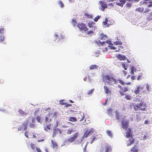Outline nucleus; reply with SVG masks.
<instances>
[{"label":"nucleus","instance_id":"1","mask_svg":"<svg viewBox=\"0 0 152 152\" xmlns=\"http://www.w3.org/2000/svg\"><path fill=\"white\" fill-rule=\"evenodd\" d=\"M150 85L147 84L139 86H137V88L134 91V92L136 94H146L150 91Z\"/></svg>","mask_w":152,"mask_h":152},{"label":"nucleus","instance_id":"2","mask_svg":"<svg viewBox=\"0 0 152 152\" xmlns=\"http://www.w3.org/2000/svg\"><path fill=\"white\" fill-rule=\"evenodd\" d=\"M115 113L116 119L118 120V121H121L122 128L123 129H125V131H126L128 126V122L125 120V116H122L120 117L119 116V112H118L117 110L115 111Z\"/></svg>","mask_w":152,"mask_h":152},{"label":"nucleus","instance_id":"3","mask_svg":"<svg viewBox=\"0 0 152 152\" xmlns=\"http://www.w3.org/2000/svg\"><path fill=\"white\" fill-rule=\"evenodd\" d=\"M144 100V99H142L139 103L135 104V105H134V110H146L147 106Z\"/></svg>","mask_w":152,"mask_h":152},{"label":"nucleus","instance_id":"4","mask_svg":"<svg viewBox=\"0 0 152 152\" xmlns=\"http://www.w3.org/2000/svg\"><path fill=\"white\" fill-rule=\"evenodd\" d=\"M126 137L127 145L129 146L133 144L134 140L132 137V133L131 129L129 128L126 132Z\"/></svg>","mask_w":152,"mask_h":152},{"label":"nucleus","instance_id":"5","mask_svg":"<svg viewBox=\"0 0 152 152\" xmlns=\"http://www.w3.org/2000/svg\"><path fill=\"white\" fill-rule=\"evenodd\" d=\"M104 79L105 80V83L108 85H113L116 83V80L109 75H105Z\"/></svg>","mask_w":152,"mask_h":152},{"label":"nucleus","instance_id":"6","mask_svg":"<svg viewBox=\"0 0 152 152\" xmlns=\"http://www.w3.org/2000/svg\"><path fill=\"white\" fill-rule=\"evenodd\" d=\"M56 114V112H54L53 113L50 112L45 117V122H46V124L48 123H49L51 121L52 119L54 117Z\"/></svg>","mask_w":152,"mask_h":152},{"label":"nucleus","instance_id":"7","mask_svg":"<svg viewBox=\"0 0 152 152\" xmlns=\"http://www.w3.org/2000/svg\"><path fill=\"white\" fill-rule=\"evenodd\" d=\"M77 26L79 28L80 30L81 31H86L88 30V28L86 27L85 24L83 23H79Z\"/></svg>","mask_w":152,"mask_h":152},{"label":"nucleus","instance_id":"8","mask_svg":"<svg viewBox=\"0 0 152 152\" xmlns=\"http://www.w3.org/2000/svg\"><path fill=\"white\" fill-rule=\"evenodd\" d=\"M150 135L151 134L149 133L144 132L141 134L140 138L142 140H145L149 137Z\"/></svg>","mask_w":152,"mask_h":152},{"label":"nucleus","instance_id":"9","mask_svg":"<svg viewBox=\"0 0 152 152\" xmlns=\"http://www.w3.org/2000/svg\"><path fill=\"white\" fill-rule=\"evenodd\" d=\"M78 135V133H76L74 134L72 136L70 137L67 140V142L68 143H70L73 142L75 139L77 137Z\"/></svg>","mask_w":152,"mask_h":152},{"label":"nucleus","instance_id":"10","mask_svg":"<svg viewBox=\"0 0 152 152\" xmlns=\"http://www.w3.org/2000/svg\"><path fill=\"white\" fill-rule=\"evenodd\" d=\"M28 123V121H25L23 123V124H21V126L18 129V131H23L25 130L27 127V126Z\"/></svg>","mask_w":152,"mask_h":152},{"label":"nucleus","instance_id":"11","mask_svg":"<svg viewBox=\"0 0 152 152\" xmlns=\"http://www.w3.org/2000/svg\"><path fill=\"white\" fill-rule=\"evenodd\" d=\"M30 146L31 149L33 150L32 152H41L40 149L36 147L34 144L31 143Z\"/></svg>","mask_w":152,"mask_h":152},{"label":"nucleus","instance_id":"12","mask_svg":"<svg viewBox=\"0 0 152 152\" xmlns=\"http://www.w3.org/2000/svg\"><path fill=\"white\" fill-rule=\"evenodd\" d=\"M28 122H29V121H31V123H30L29 126L30 128H36V126L33 123H34V119L33 117H29L28 119Z\"/></svg>","mask_w":152,"mask_h":152},{"label":"nucleus","instance_id":"13","mask_svg":"<svg viewBox=\"0 0 152 152\" xmlns=\"http://www.w3.org/2000/svg\"><path fill=\"white\" fill-rule=\"evenodd\" d=\"M94 131L93 128L90 129L88 131L85 132L83 135V137L86 138L89 135L91 134Z\"/></svg>","mask_w":152,"mask_h":152},{"label":"nucleus","instance_id":"14","mask_svg":"<svg viewBox=\"0 0 152 152\" xmlns=\"http://www.w3.org/2000/svg\"><path fill=\"white\" fill-rule=\"evenodd\" d=\"M143 4H146L148 7H152V1L151 0H143Z\"/></svg>","mask_w":152,"mask_h":152},{"label":"nucleus","instance_id":"15","mask_svg":"<svg viewBox=\"0 0 152 152\" xmlns=\"http://www.w3.org/2000/svg\"><path fill=\"white\" fill-rule=\"evenodd\" d=\"M58 132L61 134V130L58 128H54L52 134V137H55L57 134H58Z\"/></svg>","mask_w":152,"mask_h":152},{"label":"nucleus","instance_id":"16","mask_svg":"<svg viewBox=\"0 0 152 152\" xmlns=\"http://www.w3.org/2000/svg\"><path fill=\"white\" fill-rule=\"evenodd\" d=\"M115 3L117 5L122 7L126 3V1L125 0H120L116 2Z\"/></svg>","mask_w":152,"mask_h":152},{"label":"nucleus","instance_id":"17","mask_svg":"<svg viewBox=\"0 0 152 152\" xmlns=\"http://www.w3.org/2000/svg\"><path fill=\"white\" fill-rule=\"evenodd\" d=\"M99 4L101 5L100 9L103 11L104 10V9L105 8H107V5L104 3L102 1H99Z\"/></svg>","mask_w":152,"mask_h":152},{"label":"nucleus","instance_id":"18","mask_svg":"<svg viewBox=\"0 0 152 152\" xmlns=\"http://www.w3.org/2000/svg\"><path fill=\"white\" fill-rule=\"evenodd\" d=\"M54 37L56 39H59L62 40L64 39V37L63 35L60 34V36H59L57 33H55L54 34Z\"/></svg>","mask_w":152,"mask_h":152},{"label":"nucleus","instance_id":"19","mask_svg":"<svg viewBox=\"0 0 152 152\" xmlns=\"http://www.w3.org/2000/svg\"><path fill=\"white\" fill-rule=\"evenodd\" d=\"M4 28H0V34H1L3 33V32L2 31L4 30ZM4 37L2 35H0V42H2L4 41Z\"/></svg>","mask_w":152,"mask_h":152},{"label":"nucleus","instance_id":"20","mask_svg":"<svg viewBox=\"0 0 152 152\" xmlns=\"http://www.w3.org/2000/svg\"><path fill=\"white\" fill-rule=\"evenodd\" d=\"M78 119L80 121H82L85 118L83 113L78 114Z\"/></svg>","mask_w":152,"mask_h":152},{"label":"nucleus","instance_id":"21","mask_svg":"<svg viewBox=\"0 0 152 152\" xmlns=\"http://www.w3.org/2000/svg\"><path fill=\"white\" fill-rule=\"evenodd\" d=\"M116 57L118 58L120 60H125L126 58L125 56L123 55H121L120 54L118 55Z\"/></svg>","mask_w":152,"mask_h":152},{"label":"nucleus","instance_id":"22","mask_svg":"<svg viewBox=\"0 0 152 152\" xmlns=\"http://www.w3.org/2000/svg\"><path fill=\"white\" fill-rule=\"evenodd\" d=\"M104 91L106 94H108L111 93L110 91L109 90L107 86H104Z\"/></svg>","mask_w":152,"mask_h":152},{"label":"nucleus","instance_id":"23","mask_svg":"<svg viewBox=\"0 0 152 152\" xmlns=\"http://www.w3.org/2000/svg\"><path fill=\"white\" fill-rule=\"evenodd\" d=\"M112 150V148L110 145H109L107 146L105 148V152H109L111 151Z\"/></svg>","mask_w":152,"mask_h":152},{"label":"nucleus","instance_id":"24","mask_svg":"<svg viewBox=\"0 0 152 152\" xmlns=\"http://www.w3.org/2000/svg\"><path fill=\"white\" fill-rule=\"evenodd\" d=\"M99 38L101 39H105L107 38V36L102 33L100 35Z\"/></svg>","mask_w":152,"mask_h":152},{"label":"nucleus","instance_id":"25","mask_svg":"<svg viewBox=\"0 0 152 152\" xmlns=\"http://www.w3.org/2000/svg\"><path fill=\"white\" fill-rule=\"evenodd\" d=\"M118 86L119 88H120L122 89V91H123L124 92H126V91H127L128 90V87H126L125 88H122L123 87L122 86H121L119 85H118Z\"/></svg>","mask_w":152,"mask_h":152},{"label":"nucleus","instance_id":"26","mask_svg":"<svg viewBox=\"0 0 152 152\" xmlns=\"http://www.w3.org/2000/svg\"><path fill=\"white\" fill-rule=\"evenodd\" d=\"M99 68V66L96 65H92L90 67V69H98V68Z\"/></svg>","mask_w":152,"mask_h":152},{"label":"nucleus","instance_id":"27","mask_svg":"<svg viewBox=\"0 0 152 152\" xmlns=\"http://www.w3.org/2000/svg\"><path fill=\"white\" fill-rule=\"evenodd\" d=\"M74 131L73 128H71L67 130L66 133L68 134H71L72 132H73Z\"/></svg>","mask_w":152,"mask_h":152},{"label":"nucleus","instance_id":"28","mask_svg":"<svg viewBox=\"0 0 152 152\" xmlns=\"http://www.w3.org/2000/svg\"><path fill=\"white\" fill-rule=\"evenodd\" d=\"M113 43L116 45H121L122 44V42L121 41L120 39H118V41L114 42Z\"/></svg>","mask_w":152,"mask_h":152},{"label":"nucleus","instance_id":"29","mask_svg":"<svg viewBox=\"0 0 152 152\" xmlns=\"http://www.w3.org/2000/svg\"><path fill=\"white\" fill-rule=\"evenodd\" d=\"M51 125L50 124H46V127H44V129L45 130L47 131V129H48L49 130L51 129Z\"/></svg>","mask_w":152,"mask_h":152},{"label":"nucleus","instance_id":"30","mask_svg":"<svg viewBox=\"0 0 152 152\" xmlns=\"http://www.w3.org/2000/svg\"><path fill=\"white\" fill-rule=\"evenodd\" d=\"M68 120L71 121H77V119L73 117H69L68 118Z\"/></svg>","mask_w":152,"mask_h":152},{"label":"nucleus","instance_id":"31","mask_svg":"<svg viewBox=\"0 0 152 152\" xmlns=\"http://www.w3.org/2000/svg\"><path fill=\"white\" fill-rule=\"evenodd\" d=\"M18 112L20 115H21L22 116H24L26 114V113L21 110H18Z\"/></svg>","mask_w":152,"mask_h":152},{"label":"nucleus","instance_id":"32","mask_svg":"<svg viewBox=\"0 0 152 152\" xmlns=\"http://www.w3.org/2000/svg\"><path fill=\"white\" fill-rule=\"evenodd\" d=\"M121 64L123 67L124 69L126 70L127 69V66L126 65V63L122 62Z\"/></svg>","mask_w":152,"mask_h":152},{"label":"nucleus","instance_id":"33","mask_svg":"<svg viewBox=\"0 0 152 152\" xmlns=\"http://www.w3.org/2000/svg\"><path fill=\"white\" fill-rule=\"evenodd\" d=\"M116 83L115 84H117L118 83H120L122 85H124L125 84V83L124 82L122 81V80H116Z\"/></svg>","mask_w":152,"mask_h":152},{"label":"nucleus","instance_id":"34","mask_svg":"<svg viewBox=\"0 0 152 152\" xmlns=\"http://www.w3.org/2000/svg\"><path fill=\"white\" fill-rule=\"evenodd\" d=\"M85 15L87 18H92V15L91 14H88L87 13H86L85 14Z\"/></svg>","mask_w":152,"mask_h":152},{"label":"nucleus","instance_id":"35","mask_svg":"<svg viewBox=\"0 0 152 152\" xmlns=\"http://www.w3.org/2000/svg\"><path fill=\"white\" fill-rule=\"evenodd\" d=\"M94 24L95 23L93 21L89 22L88 24V26L89 27H92Z\"/></svg>","mask_w":152,"mask_h":152},{"label":"nucleus","instance_id":"36","mask_svg":"<svg viewBox=\"0 0 152 152\" xmlns=\"http://www.w3.org/2000/svg\"><path fill=\"white\" fill-rule=\"evenodd\" d=\"M76 20V18H74L72 20V24L74 26H75L77 24V22Z\"/></svg>","mask_w":152,"mask_h":152},{"label":"nucleus","instance_id":"37","mask_svg":"<svg viewBox=\"0 0 152 152\" xmlns=\"http://www.w3.org/2000/svg\"><path fill=\"white\" fill-rule=\"evenodd\" d=\"M143 10L144 9L142 7L137 8L135 10L136 11H138L140 12H142Z\"/></svg>","mask_w":152,"mask_h":152},{"label":"nucleus","instance_id":"38","mask_svg":"<svg viewBox=\"0 0 152 152\" xmlns=\"http://www.w3.org/2000/svg\"><path fill=\"white\" fill-rule=\"evenodd\" d=\"M107 112L108 115L110 116H112V110L111 109H108L107 110Z\"/></svg>","mask_w":152,"mask_h":152},{"label":"nucleus","instance_id":"39","mask_svg":"<svg viewBox=\"0 0 152 152\" xmlns=\"http://www.w3.org/2000/svg\"><path fill=\"white\" fill-rule=\"evenodd\" d=\"M125 97L126 99L128 100H131L132 99V97L131 96L129 95L125 94Z\"/></svg>","mask_w":152,"mask_h":152},{"label":"nucleus","instance_id":"40","mask_svg":"<svg viewBox=\"0 0 152 152\" xmlns=\"http://www.w3.org/2000/svg\"><path fill=\"white\" fill-rule=\"evenodd\" d=\"M141 98L140 96H137L136 98H135L134 100V101H136V102H139L141 100Z\"/></svg>","mask_w":152,"mask_h":152},{"label":"nucleus","instance_id":"41","mask_svg":"<svg viewBox=\"0 0 152 152\" xmlns=\"http://www.w3.org/2000/svg\"><path fill=\"white\" fill-rule=\"evenodd\" d=\"M51 142L53 147V148H56L57 147V146L56 142H54L52 140H51Z\"/></svg>","mask_w":152,"mask_h":152},{"label":"nucleus","instance_id":"42","mask_svg":"<svg viewBox=\"0 0 152 152\" xmlns=\"http://www.w3.org/2000/svg\"><path fill=\"white\" fill-rule=\"evenodd\" d=\"M131 73L132 74H134V72H136V71L137 69L135 68L134 67H132L131 68Z\"/></svg>","mask_w":152,"mask_h":152},{"label":"nucleus","instance_id":"43","mask_svg":"<svg viewBox=\"0 0 152 152\" xmlns=\"http://www.w3.org/2000/svg\"><path fill=\"white\" fill-rule=\"evenodd\" d=\"M82 140H82V139H81V138L79 139L78 140H75V143L78 144V143H81L82 142Z\"/></svg>","mask_w":152,"mask_h":152},{"label":"nucleus","instance_id":"44","mask_svg":"<svg viewBox=\"0 0 152 152\" xmlns=\"http://www.w3.org/2000/svg\"><path fill=\"white\" fill-rule=\"evenodd\" d=\"M99 43L102 46H104V44H105V43L104 42H100L99 41V42L96 41V43L97 44H99Z\"/></svg>","mask_w":152,"mask_h":152},{"label":"nucleus","instance_id":"45","mask_svg":"<svg viewBox=\"0 0 152 152\" xmlns=\"http://www.w3.org/2000/svg\"><path fill=\"white\" fill-rule=\"evenodd\" d=\"M108 21L107 19L105 18V21L104 22H103V25L105 26V27L107 26V22Z\"/></svg>","mask_w":152,"mask_h":152},{"label":"nucleus","instance_id":"46","mask_svg":"<svg viewBox=\"0 0 152 152\" xmlns=\"http://www.w3.org/2000/svg\"><path fill=\"white\" fill-rule=\"evenodd\" d=\"M36 119L38 122L41 123V118L39 115H37Z\"/></svg>","mask_w":152,"mask_h":152},{"label":"nucleus","instance_id":"47","mask_svg":"<svg viewBox=\"0 0 152 152\" xmlns=\"http://www.w3.org/2000/svg\"><path fill=\"white\" fill-rule=\"evenodd\" d=\"M107 133L108 136L111 137H112V134L111 131H107Z\"/></svg>","mask_w":152,"mask_h":152},{"label":"nucleus","instance_id":"48","mask_svg":"<svg viewBox=\"0 0 152 152\" xmlns=\"http://www.w3.org/2000/svg\"><path fill=\"white\" fill-rule=\"evenodd\" d=\"M91 144H92L94 142V140H96V137L95 136H92L91 138Z\"/></svg>","mask_w":152,"mask_h":152},{"label":"nucleus","instance_id":"49","mask_svg":"<svg viewBox=\"0 0 152 152\" xmlns=\"http://www.w3.org/2000/svg\"><path fill=\"white\" fill-rule=\"evenodd\" d=\"M58 5L60 6V7L61 8H63L64 6L63 3L61 1H59V2Z\"/></svg>","mask_w":152,"mask_h":152},{"label":"nucleus","instance_id":"50","mask_svg":"<svg viewBox=\"0 0 152 152\" xmlns=\"http://www.w3.org/2000/svg\"><path fill=\"white\" fill-rule=\"evenodd\" d=\"M131 151L133 152H137L138 150L137 149L134 147L132 148Z\"/></svg>","mask_w":152,"mask_h":152},{"label":"nucleus","instance_id":"51","mask_svg":"<svg viewBox=\"0 0 152 152\" xmlns=\"http://www.w3.org/2000/svg\"><path fill=\"white\" fill-rule=\"evenodd\" d=\"M126 1H126H128L129 2H131L132 3H133L134 2H138L139 1V0H125Z\"/></svg>","mask_w":152,"mask_h":152},{"label":"nucleus","instance_id":"52","mask_svg":"<svg viewBox=\"0 0 152 152\" xmlns=\"http://www.w3.org/2000/svg\"><path fill=\"white\" fill-rule=\"evenodd\" d=\"M100 17V16L98 15L94 19V20L95 22H97L99 19Z\"/></svg>","mask_w":152,"mask_h":152},{"label":"nucleus","instance_id":"53","mask_svg":"<svg viewBox=\"0 0 152 152\" xmlns=\"http://www.w3.org/2000/svg\"><path fill=\"white\" fill-rule=\"evenodd\" d=\"M94 91V88L92 89H91L88 91V93H87L88 94V95L91 94Z\"/></svg>","mask_w":152,"mask_h":152},{"label":"nucleus","instance_id":"54","mask_svg":"<svg viewBox=\"0 0 152 152\" xmlns=\"http://www.w3.org/2000/svg\"><path fill=\"white\" fill-rule=\"evenodd\" d=\"M126 7L130 8L132 6V4L131 3L127 2L126 4Z\"/></svg>","mask_w":152,"mask_h":152},{"label":"nucleus","instance_id":"55","mask_svg":"<svg viewBox=\"0 0 152 152\" xmlns=\"http://www.w3.org/2000/svg\"><path fill=\"white\" fill-rule=\"evenodd\" d=\"M105 42L109 45H113V44H111L110 41L107 40L105 41Z\"/></svg>","mask_w":152,"mask_h":152},{"label":"nucleus","instance_id":"56","mask_svg":"<svg viewBox=\"0 0 152 152\" xmlns=\"http://www.w3.org/2000/svg\"><path fill=\"white\" fill-rule=\"evenodd\" d=\"M108 47L111 49L115 50L116 49V48L112 46L108 45Z\"/></svg>","mask_w":152,"mask_h":152},{"label":"nucleus","instance_id":"57","mask_svg":"<svg viewBox=\"0 0 152 152\" xmlns=\"http://www.w3.org/2000/svg\"><path fill=\"white\" fill-rule=\"evenodd\" d=\"M59 123L57 121H56V124L55 125V128H56V127L58 126V125H59Z\"/></svg>","mask_w":152,"mask_h":152},{"label":"nucleus","instance_id":"58","mask_svg":"<svg viewBox=\"0 0 152 152\" xmlns=\"http://www.w3.org/2000/svg\"><path fill=\"white\" fill-rule=\"evenodd\" d=\"M150 121L148 120H145V121L144 123L146 124H148L150 123Z\"/></svg>","mask_w":152,"mask_h":152},{"label":"nucleus","instance_id":"59","mask_svg":"<svg viewBox=\"0 0 152 152\" xmlns=\"http://www.w3.org/2000/svg\"><path fill=\"white\" fill-rule=\"evenodd\" d=\"M24 135L27 138H28V136L27 132H26L24 133Z\"/></svg>","mask_w":152,"mask_h":152},{"label":"nucleus","instance_id":"60","mask_svg":"<svg viewBox=\"0 0 152 152\" xmlns=\"http://www.w3.org/2000/svg\"><path fill=\"white\" fill-rule=\"evenodd\" d=\"M110 97H109V98H107L105 100V102H107L108 101H110Z\"/></svg>","mask_w":152,"mask_h":152},{"label":"nucleus","instance_id":"61","mask_svg":"<svg viewBox=\"0 0 152 152\" xmlns=\"http://www.w3.org/2000/svg\"><path fill=\"white\" fill-rule=\"evenodd\" d=\"M64 100H60V102H59V103L60 104H62V105H63V104H64V103L63 102V101Z\"/></svg>","mask_w":152,"mask_h":152},{"label":"nucleus","instance_id":"62","mask_svg":"<svg viewBox=\"0 0 152 152\" xmlns=\"http://www.w3.org/2000/svg\"><path fill=\"white\" fill-rule=\"evenodd\" d=\"M93 33V32L92 30L89 31H88V34H90L92 33Z\"/></svg>","mask_w":152,"mask_h":152},{"label":"nucleus","instance_id":"63","mask_svg":"<svg viewBox=\"0 0 152 152\" xmlns=\"http://www.w3.org/2000/svg\"><path fill=\"white\" fill-rule=\"evenodd\" d=\"M122 72L124 76H126V73L125 71H124V70H123L122 71Z\"/></svg>","mask_w":152,"mask_h":152},{"label":"nucleus","instance_id":"64","mask_svg":"<svg viewBox=\"0 0 152 152\" xmlns=\"http://www.w3.org/2000/svg\"><path fill=\"white\" fill-rule=\"evenodd\" d=\"M120 93L121 96H123L124 95V94L121 91H120Z\"/></svg>","mask_w":152,"mask_h":152}]
</instances>
